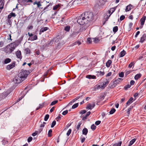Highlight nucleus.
Instances as JSON below:
<instances>
[{
	"label": "nucleus",
	"instance_id": "1",
	"mask_svg": "<svg viewBox=\"0 0 146 146\" xmlns=\"http://www.w3.org/2000/svg\"><path fill=\"white\" fill-rule=\"evenodd\" d=\"M93 15L92 13L86 12L83 13L80 16L77 22L80 25L87 24L89 21H92L93 19Z\"/></svg>",
	"mask_w": 146,
	"mask_h": 146
},
{
	"label": "nucleus",
	"instance_id": "2",
	"mask_svg": "<svg viewBox=\"0 0 146 146\" xmlns=\"http://www.w3.org/2000/svg\"><path fill=\"white\" fill-rule=\"evenodd\" d=\"M29 73V72L28 71L22 70L19 74V77L21 78L22 81H23L26 78Z\"/></svg>",
	"mask_w": 146,
	"mask_h": 146
},
{
	"label": "nucleus",
	"instance_id": "3",
	"mask_svg": "<svg viewBox=\"0 0 146 146\" xmlns=\"http://www.w3.org/2000/svg\"><path fill=\"white\" fill-rule=\"evenodd\" d=\"M123 79L121 78H118L116 80L113 82L112 85L110 84V87L111 88H113L115 87L117 84H118L120 82H121L122 81Z\"/></svg>",
	"mask_w": 146,
	"mask_h": 146
},
{
	"label": "nucleus",
	"instance_id": "4",
	"mask_svg": "<svg viewBox=\"0 0 146 146\" xmlns=\"http://www.w3.org/2000/svg\"><path fill=\"white\" fill-rule=\"evenodd\" d=\"M60 39V36H58L51 40L48 44L51 45H52L56 43H57L58 42Z\"/></svg>",
	"mask_w": 146,
	"mask_h": 146
},
{
	"label": "nucleus",
	"instance_id": "5",
	"mask_svg": "<svg viewBox=\"0 0 146 146\" xmlns=\"http://www.w3.org/2000/svg\"><path fill=\"white\" fill-rule=\"evenodd\" d=\"M13 81L15 83L19 84L22 81L21 78H19V77L18 75V76L15 77L13 79Z\"/></svg>",
	"mask_w": 146,
	"mask_h": 146
},
{
	"label": "nucleus",
	"instance_id": "6",
	"mask_svg": "<svg viewBox=\"0 0 146 146\" xmlns=\"http://www.w3.org/2000/svg\"><path fill=\"white\" fill-rule=\"evenodd\" d=\"M9 93V92L7 91L4 93L0 94V98L3 99L5 98Z\"/></svg>",
	"mask_w": 146,
	"mask_h": 146
},
{
	"label": "nucleus",
	"instance_id": "7",
	"mask_svg": "<svg viewBox=\"0 0 146 146\" xmlns=\"http://www.w3.org/2000/svg\"><path fill=\"white\" fill-rule=\"evenodd\" d=\"M9 46V47L11 50L13 51L15 49V48L16 46L15 42H13L8 45Z\"/></svg>",
	"mask_w": 146,
	"mask_h": 146
},
{
	"label": "nucleus",
	"instance_id": "8",
	"mask_svg": "<svg viewBox=\"0 0 146 146\" xmlns=\"http://www.w3.org/2000/svg\"><path fill=\"white\" fill-rule=\"evenodd\" d=\"M15 66V63L13 62L11 64L8 65L7 66V69L8 70H10L13 68Z\"/></svg>",
	"mask_w": 146,
	"mask_h": 146
},
{
	"label": "nucleus",
	"instance_id": "9",
	"mask_svg": "<svg viewBox=\"0 0 146 146\" xmlns=\"http://www.w3.org/2000/svg\"><path fill=\"white\" fill-rule=\"evenodd\" d=\"M95 106V104L94 103L93 104H88L86 107V108L88 109H91L94 108Z\"/></svg>",
	"mask_w": 146,
	"mask_h": 146
},
{
	"label": "nucleus",
	"instance_id": "10",
	"mask_svg": "<svg viewBox=\"0 0 146 146\" xmlns=\"http://www.w3.org/2000/svg\"><path fill=\"white\" fill-rule=\"evenodd\" d=\"M146 19V17L145 16H143L141 19V25L142 26V27L143 25L144 24V23L145 20Z\"/></svg>",
	"mask_w": 146,
	"mask_h": 146
},
{
	"label": "nucleus",
	"instance_id": "11",
	"mask_svg": "<svg viewBox=\"0 0 146 146\" xmlns=\"http://www.w3.org/2000/svg\"><path fill=\"white\" fill-rule=\"evenodd\" d=\"M111 11L110 10H108L107 12L106 13V21L108 20V19H109V17H110L111 15L112 14H111Z\"/></svg>",
	"mask_w": 146,
	"mask_h": 146
},
{
	"label": "nucleus",
	"instance_id": "12",
	"mask_svg": "<svg viewBox=\"0 0 146 146\" xmlns=\"http://www.w3.org/2000/svg\"><path fill=\"white\" fill-rule=\"evenodd\" d=\"M81 0H75L72 3L73 5H76L80 3Z\"/></svg>",
	"mask_w": 146,
	"mask_h": 146
},
{
	"label": "nucleus",
	"instance_id": "13",
	"mask_svg": "<svg viewBox=\"0 0 146 146\" xmlns=\"http://www.w3.org/2000/svg\"><path fill=\"white\" fill-rule=\"evenodd\" d=\"M9 46H8V45L5 50L6 52L7 53H11L13 51V50H11L9 48Z\"/></svg>",
	"mask_w": 146,
	"mask_h": 146
},
{
	"label": "nucleus",
	"instance_id": "14",
	"mask_svg": "<svg viewBox=\"0 0 146 146\" xmlns=\"http://www.w3.org/2000/svg\"><path fill=\"white\" fill-rule=\"evenodd\" d=\"M78 32H73L70 35V37L74 38L78 34Z\"/></svg>",
	"mask_w": 146,
	"mask_h": 146
},
{
	"label": "nucleus",
	"instance_id": "15",
	"mask_svg": "<svg viewBox=\"0 0 146 146\" xmlns=\"http://www.w3.org/2000/svg\"><path fill=\"white\" fill-rule=\"evenodd\" d=\"M22 3H32L33 1L32 0H19Z\"/></svg>",
	"mask_w": 146,
	"mask_h": 146
},
{
	"label": "nucleus",
	"instance_id": "16",
	"mask_svg": "<svg viewBox=\"0 0 146 146\" xmlns=\"http://www.w3.org/2000/svg\"><path fill=\"white\" fill-rule=\"evenodd\" d=\"M85 25L83 26L81 28H80V31H81L82 32L84 31L88 27V26L86 25V24H85Z\"/></svg>",
	"mask_w": 146,
	"mask_h": 146
},
{
	"label": "nucleus",
	"instance_id": "17",
	"mask_svg": "<svg viewBox=\"0 0 146 146\" xmlns=\"http://www.w3.org/2000/svg\"><path fill=\"white\" fill-rule=\"evenodd\" d=\"M146 36L145 35H143L141 38L140 42L143 43L145 40Z\"/></svg>",
	"mask_w": 146,
	"mask_h": 146
},
{
	"label": "nucleus",
	"instance_id": "18",
	"mask_svg": "<svg viewBox=\"0 0 146 146\" xmlns=\"http://www.w3.org/2000/svg\"><path fill=\"white\" fill-rule=\"evenodd\" d=\"M86 77L89 79H90L91 78L95 79L96 78V76L94 75H89L86 76Z\"/></svg>",
	"mask_w": 146,
	"mask_h": 146
},
{
	"label": "nucleus",
	"instance_id": "19",
	"mask_svg": "<svg viewBox=\"0 0 146 146\" xmlns=\"http://www.w3.org/2000/svg\"><path fill=\"white\" fill-rule=\"evenodd\" d=\"M33 4L34 5L36 4L37 6V7L38 8H40V6H41V5L40 3V1L37 2L36 1L33 3Z\"/></svg>",
	"mask_w": 146,
	"mask_h": 146
},
{
	"label": "nucleus",
	"instance_id": "20",
	"mask_svg": "<svg viewBox=\"0 0 146 146\" xmlns=\"http://www.w3.org/2000/svg\"><path fill=\"white\" fill-rule=\"evenodd\" d=\"M133 99L132 97L126 103V105H129L131 104L132 102Z\"/></svg>",
	"mask_w": 146,
	"mask_h": 146
},
{
	"label": "nucleus",
	"instance_id": "21",
	"mask_svg": "<svg viewBox=\"0 0 146 146\" xmlns=\"http://www.w3.org/2000/svg\"><path fill=\"white\" fill-rule=\"evenodd\" d=\"M82 132L83 134L86 135L88 132V129L85 128L83 129Z\"/></svg>",
	"mask_w": 146,
	"mask_h": 146
},
{
	"label": "nucleus",
	"instance_id": "22",
	"mask_svg": "<svg viewBox=\"0 0 146 146\" xmlns=\"http://www.w3.org/2000/svg\"><path fill=\"white\" fill-rule=\"evenodd\" d=\"M48 27H44L43 28H41L40 30V32H44L46 31L48 29Z\"/></svg>",
	"mask_w": 146,
	"mask_h": 146
},
{
	"label": "nucleus",
	"instance_id": "23",
	"mask_svg": "<svg viewBox=\"0 0 146 146\" xmlns=\"http://www.w3.org/2000/svg\"><path fill=\"white\" fill-rule=\"evenodd\" d=\"M81 44V43L80 41H77L75 42L74 43H73L72 44V46H73L74 45H80V44Z\"/></svg>",
	"mask_w": 146,
	"mask_h": 146
},
{
	"label": "nucleus",
	"instance_id": "24",
	"mask_svg": "<svg viewBox=\"0 0 146 146\" xmlns=\"http://www.w3.org/2000/svg\"><path fill=\"white\" fill-rule=\"evenodd\" d=\"M125 51L124 50H123L120 53L119 56L121 57H123L125 55Z\"/></svg>",
	"mask_w": 146,
	"mask_h": 146
},
{
	"label": "nucleus",
	"instance_id": "25",
	"mask_svg": "<svg viewBox=\"0 0 146 146\" xmlns=\"http://www.w3.org/2000/svg\"><path fill=\"white\" fill-rule=\"evenodd\" d=\"M141 76V74H136L134 78L135 80H138L139 78H140Z\"/></svg>",
	"mask_w": 146,
	"mask_h": 146
},
{
	"label": "nucleus",
	"instance_id": "26",
	"mask_svg": "<svg viewBox=\"0 0 146 146\" xmlns=\"http://www.w3.org/2000/svg\"><path fill=\"white\" fill-rule=\"evenodd\" d=\"M136 140V139L134 138L132 139L129 142V144L128 145V146H131L135 141Z\"/></svg>",
	"mask_w": 146,
	"mask_h": 146
},
{
	"label": "nucleus",
	"instance_id": "27",
	"mask_svg": "<svg viewBox=\"0 0 146 146\" xmlns=\"http://www.w3.org/2000/svg\"><path fill=\"white\" fill-rule=\"evenodd\" d=\"M105 3V0H99L98 4L99 5L104 4Z\"/></svg>",
	"mask_w": 146,
	"mask_h": 146
},
{
	"label": "nucleus",
	"instance_id": "28",
	"mask_svg": "<svg viewBox=\"0 0 146 146\" xmlns=\"http://www.w3.org/2000/svg\"><path fill=\"white\" fill-rule=\"evenodd\" d=\"M111 63V61L110 60H109L108 62L106 63V66L108 67H109Z\"/></svg>",
	"mask_w": 146,
	"mask_h": 146
},
{
	"label": "nucleus",
	"instance_id": "29",
	"mask_svg": "<svg viewBox=\"0 0 146 146\" xmlns=\"http://www.w3.org/2000/svg\"><path fill=\"white\" fill-rule=\"evenodd\" d=\"M93 40V41L95 43H97L99 42L100 41L98 38H92Z\"/></svg>",
	"mask_w": 146,
	"mask_h": 146
},
{
	"label": "nucleus",
	"instance_id": "30",
	"mask_svg": "<svg viewBox=\"0 0 146 146\" xmlns=\"http://www.w3.org/2000/svg\"><path fill=\"white\" fill-rule=\"evenodd\" d=\"M11 61V59L9 58H6L4 61V63L5 64H7L9 62H10Z\"/></svg>",
	"mask_w": 146,
	"mask_h": 146
},
{
	"label": "nucleus",
	"instance_id": "31",
	"mask_svg": "<svg viewBox=\"0 0 146 146\" xmlns=\"http://www.w3.org/2000/svg\"><path fill=\"white\" fill-rule=\"evenodd\" d=\"M108 81H106V82H104L102 84V87H103V89L106 87V85L107 84H108Z\"/></svg>",
	"mask_w": 146,
	"mask_h": 146
},
{
	"label": "nucleus",
	"instance_id": "32",
	"mask_svg": "<svg viewBox=\"0 0 146 146\" xmlns=\"http://www.w3.org/2000/svg\"><path fill=\"white\" fill-rule=\"evenodd\" d=\"M118 28L117 26H115L113 28V31L115 33L118 31Z\"/></svg>",
	"mask_w": 146,
	"mask_h": 146
},
{
	"label": "nucleus",
	"instance_id": "33",
	"mask_svg": "<svg viewBox=\"0 0 146 146\" xmlns=\"http://www.w3.org/2000/svg\"><path fill=\"white\" fill-rule=\"evenodd\" d=\"M131 6V5H128L126 7L125 9V11H129L131 9V8L130 7Z\"/></svg>",
	"mask_w": 146,
	"mask_h": 146
},
{
	"label": "nucleus",
	"instance_id": "34",
	"mask_svg": "<svg viewBox=\"0 0 146 146\" xmlns=\"http://www.w3.org/2000/svg\"><path fill=\"white\" fill-rule=\"evenodd\" d=\"M21 53L20 51H17V56L18 58H20L21 56Z\"/></svg>",
	"mask_w": 146,
	"mask_h": 146
},
{
	"label": "nucleus",
	"instance_id": "35",
	"mask_svg": "<svg viewBox=\"0 0 146 146\" xmlns=\"http://www.w3.org/2000/svg\"><path fill=\"white\" fill-rule=\"evenodd\" d=\"M3 8V2L2 0H0V9H2Z\"/></svg>",
	"mask_w": 146,
	"mask_h": 146
},
{
	"label": "nucleus",
	"instance_id": "36",
	"mask_svg": "<svg viewBox=\"0 0 146 146\" xmlns=\"http://www.w3.org/2000/svg\"><path fill=\"white\" fill-rule=\"evenodd\" d=\"M39 106L38 108H37L36 109V110H38L39 109L42 108L44 106V104H40L39 105Z\"/></svg>",
	"mask_w": 146,
	"mask_h": 146
},
{
	"label": "nucleus",
	"instance_id": "37",
	"mask_svg": "<svg viewBox=\"0 0 146 146\" xmlns=\"http://www.w3.org/2000/svg\"><path fill=\"white\" fill-rule=\"evenodd\" d=\"M60 7V5L59 4H58L53 7V9L54 10H55L57 9L59 7Z\"/></svg>",
	"mask_w": 146,
	"mask_h": 146
},
{
	"label": "nucleus",
	"instance_id": "38",
	"mask_svg": "<svg viewBox=\"0 0 146 146\" xmlns=\"http://www.w3.org/2000/svg\"><path fill=\"white\" fill-rule=\"evenodd\" d=\"M115 111V110L114 108L112 109L110 111V114H112Z\"/></svg>",
	"mask_w": 146,
	"mask_h": 146
},
{
	"label": "nucleus",
	"instance_id": "39",
	"mask_svg": "<svg viewBox=\"0 0 146 146\" xmlns=\"http://www.w3.org/2000/svg\"><path fill=\"white\" fill-rule=\"evenodd\" d=\"M25 52L26 54H28L30 53V50L29 48L25 49Z\"/></svg>",
	"mask_w": 146,
	"mask_h": 146
},
{
	"label": "nucleus",
	"instance_id": "40",
	"mask_svg": "<svg viewBox=\"0 0 146 146\" xmlns=\"http://www.w3.org/2000/svg\"><path fill=\"white\" fill-rule=\"evenodd\" d=\"M78 106V103H77L74 104L72 107V109H74L76 108H77Z\"/></svg>",
	"mask_w": 146,
	"mask_h": 146
},
{
	"label": "nucleus",
	"instance_id": "41",
	"mask_svg": "<svg viewBox=\"0 0 146 146\" xmlns=\"http://www.w3.org/2000/svg\"><path fill=\"white\" fill-rule=\"evenodd\" d=\"M96 127V126H95L94 124L92 125L91 127V128L93 130H94L95 129Z\"/></svg>",
	"mask_w": 146,
	"mask_h": 146
},
{
	"label": "nucleus",
	"instance_id": "42",
	"mask_svg": "<svg viewBox=\"0 0 146 146\" xmlns=\"http://www.w3.org/2000/svg\"><path fill=\"white\" fill-rule=\"evenodd\" d=\"M70 26H68L66 27H65V28L64 29V30H65L66 31H68L70 30Z\"/></svg>",
	"mask_w": 146,
	"mask_h": 146
},
{
	"label": "nucleus",
	"instance_id": "43",
	"mask_svg": "<svg viewBox=\"0 0 146 146\" xmlns=\"http://www.w3.org/2000/svg\"><path fill=\"white\" fill-rule=\"evenodd\" d=\"M98 74L100 75V76H103L104 74V72H102L101 71L98 72Z\"/></svg>",
	"mask_w": 146,
	"mask_h": 146
},
{
	"label": "nucleus",
	"instance_id": "44",
	"mask_svg": "<svg viewBox=\"0 0 146 146\" xmlns=\"http://www.w3.org/2000/svg\"><path fill=\"white\" fill-rule=\"evenodd\" d=\"M49 115L48 114H46L44 118V120L45 121H46L48 120V119L49 117Z\"/></svg>",
	"mask_w": 146,
	"mask_h": 146
},
{
	"label": "nucleus",
	"instance_id": "45",
	"mask_svg": "<svg viewBox=\"0 0 146 146\" xmlns=\"http://www.w3.org/2000/svg\"><path fill=\"white\" fill-rule=\"evenodd\" d=\"M131 85L127 84L124 87V89L125 90H127L128 88H129L131 87Z\"/></svg>",
	"mask_w": 146,
	"mask_h": 146
},
{
	"label": "nucleus",
	"instance_id": "46",
	"mask_svg": "<svg viewBox=\"0 0 146 146\" xmlns=\"http://www.w3.org/2000/svg\"><path fill=\"white\" fill-rule=\"evenodd\" d=\"M52 132V130L50 129L49 130L48 133V135L49 137H51V134Z\"/></svg>",
	"mask_w": 146,
	"mask_h": 146
},
{
	"label": "nucleus",
	"instance_id": "47",
	"mask_svg": "<svg viewBox=\"0 0 146 146\" xmlns=\"http://www.w3.org/2000/svg\"><path fill=\"white\" fill-rule=\"evenodd\" d=\"M58 102V100H55L54 101H53L51 103L50 105L52 106L55 104H56Z\"/></svg>",
	"mask_w": 146,
	"mask_h": 146
},
{
	"label": "nucleus",
	"instance_id": "48",
	"mask_svg": "<svg viewBox=\"0 0 146 146\" xmlns=\"http://www.w3.org/2000/svg\"><path fill=\"white\" fill-rule=\"evenodd\" d=\"M103 87H102V85H99L96 86V88L98 89L101 88L102 89H103Z\"/></svg>",
	"mask_w": 146,
	"mask_h": 146
},
{
	"label": "nucleus",
	"instance_id": "49",
	"mask_svg": "<svg viewBox=\"0 0 146 146\" xmlns=\"http://www.w3.org/2000/svg\"><path fill=\"white\" fill-rule=\"evenodd\" d=\"M82 124V123L81 122H79L78 125L76 127V129H78V130L79 129L80 127V125Z\"/></svg>",
	"mask_w": 146,
	"mask_h": 146
},
{
	"label": "nucleus",
	"instance_id": "50",
	"mask_svg": "<svg viewBox=\"0 0 146 146\" xmlns=\"http://www.w3.org/2000/svg\"><path fill=\"white\" fill-rule=\"evenodd\" d=\"M80 96H79L75 98H74L72 100V102H73V103L75 102L76 100H78L80 98Z\"/></svg>",
	"mask_w": 146,
	"mask_h": 146
},
{
	"label": "nucleus",
	"instance_id": "51",
	"mask_svg": "<svg viewBox=\"0 0 146 146\" xmlns=\"http://www.w3.org/2000/svg\"><path fill=\"white\" fill-rule=\"evenodd\" d=\"M56 124V121H53L52 123V125H51V127H53Z\"/></svg>",
	"mask_w": 146,
	"mask_h": 146
},
{
	"label": "nucleus",
	"instance_id": "52",
	"mask_svg": "<svg viewBox=\"0 0 146 146\" xmlns=\"http://www.w3.org/2000/svg\"><path fill=\"white\" fill-rule=\"evenodd\" d=\"M71 131H72V130L71 129H69V130H68V131L66 133V135L68 136L71 133Z\"/></svg>",
	"mask_w": 146,
	"mask_h": 146
},
{
	"label": "nucleus",
	"instance_id": "53",
	"mask_svg": "<svg viewBox=\"0 0 146 146\" xmlns=\"http://www.w3.org/2000/svg\"><path fill=\"white\" fill-rule=\"evenodd\" d=\"M119 76L121 77H123L124 76V73L123 72H121L119 74Z\"/></svg>",
	"mask_w": 146,
	"mask_h": 146
},
{
	"label": "nucleus",
	"instance_id": "54",
	"mask_svg": "<svg viewBox=\"0 0 146 146\" xmlns=\"http://www.w3.org/2000/svg\"><path fill=\"white\" fill-rule=\"evenodd\" d=\"M133 106H130L129 108L127 109V113L128 114H129L130 113V110L132 108Z\"/></svg>",
	"mask_w": 146,
	"mask_h": 146
},
{
	"label": "nucleus",
	"instance_id": "55",
	"mask_svg": "<svg viewBox=\"0 0 146 146\" xmlns=\"http://www.w3.org/2000/svg\"><path fill=\"white\" fill-rule=\"evenodd\" d=\"M32 139H33V138L32 137H29L28 138V140H27L28 142H30L32 140Z\"/></svg>",
	"mask_w": 146,
	"mask_h": 146
},
{
	"label": "nucleus",
	"instance_id": "56",
	"mask_svg": "<svg viewBox=\"0 0 146 146\" xmlns=\"http://www.w3.org/2000/svg\"><path fill=\"white\" fill-rule=\"evenodd\" d=\"M125 18V16L124 15H122L120 17V20L121 21L123 20Z\"/></svg>",
	"mask_w": 146,
	"mask_h": 146
},
{
	"label": "nucleus",
	"instance_id": "57",
	"mask_svg": "<svg viewBox=\"0 0 146 146\" xmlns=\"http://www.w3.org/2000/svg\"><path fill=\"white\" fill-rule=\"evenodd\" d=\"M86 110H82L80 112V114H83L86 113Z\"/></svg>",
	"mask_w": 146,
	"mask_h": 146
},
{
	"label": "nucleus",
	"instance_id": "58",
	"mask_svg": "<svg viewBox=\"0 0 146 146\" xmlns=\"http://www.w3.org/2000/svg\"><path fill=\"white\" fill-rule=\"evenodd\" d=\"M109 10L111 11L110 13H111V14H112L113 13V12H114V11H115V9L113 8H111Z\"/></svg>",
	"mask_w": 146,
	"mask_h": 146
},
{
	"label": "nucleus",
	"instance_id": "59",
	"mask_svg": "<svg viewBox=\"0 0 146 146\" xmlns=\"http://www.w3.org/2000/svg\"><path fill=\"white\" fill-rule=\"evenodd\" d=\"M68 113V111L67 110H66L65 111H63L62 113V114L63 115H65L66 114H67Z\"/></svg>",
	"mask_w": 146,
	"mask_h": 146
},
{
	"label": "nucleus",
	"instance_id": "60",
	"mask_svg": "<svg viewBox=\"0 0 146 146\" xmlns=\"http://www.w3.org/2000/svg\"><path fill=\"white\" fill-rule=\"evenodd\" d=\"M134 62H131L129 64V65L128 66L130 68H131L132 67L133 65H134Z\"/></svg>",
	"mask_w": 146,
	"mask_h": 146
},
{
	"label": "nucleus",
	"instance_id": "61",
	"mask_svg": "<svg viewBox=\"0 0 146 146\" xmlns=\"http://www.w3.org/2000/svg\"><path fill=\"white\" fill-rule=\"evenodd\" d=\"M101 123V121H98L95 122V124L96 125H98Z\"/></svg>",
	"mask_w": 146,
	"mask_h": 146
},
{
	"label": "nucleus",
	"instance_id": "62",
	"mask_svg": "<svg viewBox=\"0 0 146 146\" xmlns=\"http://www.w3.org/2000/svg\"><path fill=\"white\" fill-rule=\"evenodd\" d=\"M91 38H88L87 39V41L89 42V43H91L92 42L91 40Z\"/></svg>",
	"mask_w": 146,
	"mask_h": 146
},
{
	"label": "nucleus",
	"instance_id": "63",
	"mask_svg": "<svg viewBox=\"0 0 146 146\" xmlns=\"http://www.w3.org/2000/svg\"><path fill=\"white\" fill-rule=\"evenodd\" d=\"M33 26L32 25L29 26L27 27V29L29 30L33 28Z\"/></svg>",
	"mask_w": 146,
	"mask_h": 146
},
{
	"label": "nucleus",
	"instance_id": "64",
	"mask_svg": "<svg viewBox=\"0 0 146 146\" xmlns=\"http://www.w3.org/2000/svg\"><path fill=\"white\" fill-rule=\"evenodd\" d=\"M10 14L12 16V17H15L16 16V15L14 13H10Z\"/></svg>",
	"mask_w": 146,
	"mask_h": 146
}]
</instances>
